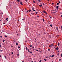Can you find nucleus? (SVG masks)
I'll return each instance as SVG.
<instances>
[{"mask_svg":"<svg viewBox=\"0 0 62 62\" xmlns=\"http://www.w3.org/2000/svg\"><path fill=\"white\" fill-rule=\"evenodd\" d=\"M5 37L6 38H7V36H5Z\"/></svg>","mask_w":62,"mask_h":62,"instance_id":"32","label":"nucleus"},{"mask_svg":"<svg viewBox=\"0 0 62 62\" xmlns=\"http://www.w3.org/2000/svg\"><path fill=\"white\" fill-rule=\"evenodd\" d=\"M43 12L44 13H46V14H47V13L45 11H43Z\"/></svg>","mask_w":62,"mask_h":62,"instance_id":"3","label":"nucleus"},{"mask_svg":"<svg viewBox=\"0 0 62 62\" xmlns=\"http://www.w3.org/2000/svg\"><path fill=\"white\" fill-rule=\"evenodd\" d=\"M59 61H61V59H59Z\"/></svg>","mask_w":62,"mask_h":62,"instance_id":"23","label":"nucleus"},{"mask_svg":"<svg viewBox=\"0 0 62 62\" xmlns=\"http://www.w3.org/2000/svg\"><path fill=\"white\" fill-rule=\"evenodd\" d=\"M19 2H21V1H20V0H19Z\"/></svg>","mask_w":62,"mask_h":62,"instance_id":"64","label":"nucleus"},{"mask_svg":"<svg viewBox=\"0 0 62 62\" xmlns=\"http://www.w3.org/2000/svg\"><path fill=\"white\" fill-rule=\"evenodd\" d=\"M1 45H0V48H1Z\"/></svg>","mask_w":62,"mask_h":62,"instance_id":"51","label":"nucleus"},{"mask_svg":"<svg viewBox=\"0 0 62 62\" xmlns=\"http://www.w3.org/2000/svg\"><path fill=\"white\" fill-rule=\"evenodd\" d=\"M23 20L24 21V19H23Z\"/></svg>","mask_w":62,"mask_h":62,"instance_id":"41","label":"nucleus"},{"mask_svg":"<svg viewBox=\"0 0 62 62\" xmlns=\"http://www.w3.org/2000/svg\"><path fill=\"white\" fill-rule=\"evenodd\" d=\"M42 20L43 21H44V19H43Z\"/></svg>","mask_w":62,"mask_h":62,"instance_id":"34","label":"nucleus"},{"mask_svg":"<svg viewBox=\"0 0 62 62\" xmlns=\"http://www.w3.org/2000/svg\"><path fill=\"white\" fill-rule=\"evenodd\" d=\"M57 9H58V8H59V6H57L56 7Z\"/></svg>","mask_w":62,"mask_h":62,"instance_id":"1","label":"nucleus"},{"mask_svg":"<svg viewBox=\"0 0 62 62\" xmlns=\"http://www.w3.org/2000/svg\"><path fill=\"white\" fill-rule=\"evenodd\" d=\"M32 10H33V11H35V10H34V9H32Z\"/></svg>","mask_w":62,"mask_h":62,"instance_id":"20","label":"nucleus"},{"mask_svg":"<svg viewBox=\"0 0 62 62\" xmlns=\"http://www.w3.org/2000/svg\"><path fill=\"white\" fill-rule=\"evenodd\" d=\"M51 47V46H49V47Z\"/></svg>","mask_w":62,"mask_h":62,"instance_id":"54","label":"nucleus"},{"mask_svg":"<svg viewBox=\"0 0 62 62\" xmlns=\"http://www.w3.org/2000/svg\"><path fill=\"white\" fill-rule=\"evenodd\" d=\"M35 40H36V39H35Z\"/></svg>","mask_w":62,"mask_h":62,"instance_id":"60","label":"nucleus"},{"mask_svg":"<svg viewBox=\"0 0 62 62\" xmlns=\"http://www.w3.org/2000/svg\"><path fill=\"white\" fill-rule=\"evenodd\" d=\"M35 13L36 14H37V13H38V12H36Z\"/></svg>","mask_w":62,"mask_h":62,"instance_id":"31","label":"nucleus"},{"mask_svg":"<svg viewBox=\"0 0 62 62\" xmlns=\"http://www.w3.org/2000/svg\"><path fill=\"white\" fill-rule=\"evenodd\" d=\"M61 16L62 17V15H61Z\"/></svg>","mask_w":62,"mask_h":62,"instance_id":"53","label":"nucleus"},{"mask_svg":"<svg viewBox=\"0 0 62 62\" xmlns=\"http://www.w3.org/2000/svg\"><path fill=\"white\" fill-rule=\"evenodd\" d=\"M31 15H33L34 14L33 13H31Z\"/></svg>","mask_w":62,"mask_h":62,"instance_id":"15","label":"nucleus"},{"mask_svg":"<svg viewBox=\"0 0 62 62\" xmlns=\"http://www.w3.org/2000/svg\"><path fill=\"white\" fill-rule=\"evenodd\" d=\"M59 4V3H57V6H58V5Z\"/></svg>","mask_w":62,"mask_h":62,"instance_id":"12","label":"nucleus"},{"mask_svg":"<svg viewBox=\"0 0 62 62\" xmlns=\"http://www.w3.org/2000/svg\"><path fill=\"white\" fill-rule=\"evenodd\" d=\"M3 24H5V23H3Z\"/></svg>","mask_w":62,"mask_h":62,"instance_id":"38","label":"nucleus"},{"mask_svg":"<svg viewBox=\"0 0 62 62\" xmlns=\"http://www.w3.org/2000/svg\"><path fill=\"white\" fill-rule=\"evenodd\" d=\"M32 8L33 9H34V8Z\"/></svg>","mask_w":62,"mask_h":62,"instance_id":"63","label":"nucleus"},{"mask_svg":"<svg viewBox=\"0 0 62 62\" xmlns=\"http://www.w3.org/2000/svg\"><path fill=\"white\" fill-rule=\"evenodd\" d=\"M34 48V47H32V49H33V48Z\"/></svg>","mask_w":62,"mask_h":62,"instance_id":"49","label":"nucleus"},{"mask_svg":"<svg viewBox=\"0 0 62 62\" xmlns=\"http://www.w3.org/2000/svg\"><path fill=\"white\" fill-rule=\"evenodd\" d=\"M39 6L40 7H42V5H39Z\"/></svg>","mask_w":62,"mask_h":62,"instance_id":"7","label":"nucleus"},{"mask_svg":"<svg viewBox=\"0 0 62 62\" xmlns=\"http://www.w3.org/2000/svg\"><path fill=\"white\" fill-rule=\"evenodd\" d=\"M17 1L18 2H20V0H17Z\"/></svg>","mask_w":62,"mask_h":62,"instance_id":"8","label":"nucleus"},{"mask_svg":"<svg viewBox=\"0 0 62 62\" xmlns=\"http://www.w3.org/2000/svg\"><path fill=\"white\" fill-rule=\"evenodd\" d=\"M19 55H20L19 54H17V55L18 56H19Z\"/></svg>","mask_w":62,"mask_h":62,"instance_id":"43","label":"nucleus"},{"mask_svg":"<svg viewBox=\"0 0 62 62\" xmlns=\"http://www.w3.org/2000/svg\"><path fill=\"white\" fill-rule=\"evenodd\" d=\"M45 61V62L46 61V59H44Z\"/></svg>","mask_w":62,"mask_h":62,"instance_id":"22","label":"nucleus"},{"mask_svg":"<svg viewBox=\"0 0 62 62\" xmlns=\"http://www.w3.org/2000/svg\"><path fill=\"white\" fill-rule=\"evenodd\" d=\"M61 57H62V54H61Z\"/></svg>","mask_w":62,"mask_h":62,"instance_id":"13","label":"nucleus"},{"mask_svg":"<svg viewBox=\"0 0 62 62\" xmlns=\"http://www.w3.org/2000/svg\"><path fill=\"white\" fill-rule=\"evenodd\" d=\"M33 2L34 3H35V1L33 0Z\"/></svg>","mask_w":62,"mask_h":62,"instance_id":"16","label":"nucleus"},{"mask_svg":"<svg viewBox=\"0 0 62 62\" xmlns=\"http://www.w3.org/2000/svg\"><path fill=\"white\" fill-rule=\"evenodd\" d=\"M6 56H5V58H6Z\"/></svg>","mask_w":62,"mask_h":62,"instance_id":"52","label":"nucleus"},{"mask_svg":"<svg viewBox=\"0 0 62 62\" xmlns=\"http://www.w3.org/2000/svg\"><path fill=\"white\" fill-rule=\"evenodd\" d=\"M54 55H52L51 56V57H54Z\"/></svg>","mask_w":62,"mask_h":62,"instance_id":"9","label":"nucleus"},{"mask_svg":"<svg viewBox=\"0 0 62 62\" xmlns=\"http://www.w3.org/2000/svg\"><path fill=\"white\" fill-rule=\"evenodd\" d=\"M49 17H50V18H52V17L51 16H49Z\"/></svg>","mask_w":62,"mask_h":62,"instance_id":"48","label":"nucleus"},{"mask_svg":"<svg viewBox=\"0 0 62 62\" xmlns=\"http://www.w3.org/2000/svg\"><path fill=\"white\" fill-rule=\"evenodd\" d=\"M25 1H26V2H27V0H26Z\"/></svg>","mask_w":62,"mask_h":62,"instance_id":"40","label":"nucleus"},{"mask_svg":"<svg viewBox=\"0 0 62 62\" xmlns=\"http://www.w3.org/2000/svg\"><path fill=\"white\" fill-rule=\"evenodd\" d=\"M48 1V2L49 1V0H47Z\"/></svg>","mask_w":62,"mask_h":62,"instance_id":"57","label":"nucleus"},{"mask_svg":"<svg viewBox=\"0 0 62 62\" xmlns=\"http://www.w3.org/2000/svg\"><path fill=\"white\" fill-rule=\"evenodd\" d=\"M56 9H55V10H53L54 11H55V10H56Z\"/></svg>","mask_w":62,"mask_h":62,"instance_id":"28","label":"nucleus"},{"mask_svg":"<svg viewBox=\"0 0 62 62\" xmlns=\"http://www.w3.org/2000/svg\"><path fill=\"white\" fill-rule=\"evenodd\" d=\"M51 45L52 46H53V44H51Z\"/></svg>","mask_w":62,"mask_h":62,"instance_id":"44","label":"nucleus"},{"mask_svg":"<svg viewBox=\"0 0 62 62\" xmlns=\"http://www.w3.org/2000/svg\"><path fill=\"white\" fill-rule=\"evenodd\" d=\"M51 55L49 56V57H51Z\"/></svg>","mask_w":62,"mask_h":62,"instance_id":"62","label":"nucleus"},{"mask_svg":"<svg viewBox=\"0 0 62 62\" xmlns=\"http://www.w3.org/2000/svg\"><path fill=\"white\" fill-rule=\"evenodd\" d=\"M39 62H41V60L40 61H39Z\"/></svg>","mask_w":62,"mask_h":62,"instance_id":"45","label":"nucleus"},{"mask_svg":"<svg viewBox=\"0 0 62 62\" xmlns=\"http://www.w3.org/2000/svg\"><path fill=\"white\" fill-rule=\"evenodd\" d=\"M48 57H46V58H48Z\"/></svg>","mask_w":62,"mask_h":62,"instance_id":"55","label":"nucleus"},{"mask_svg":"<svg viewBox=\"0 0 62 62\" xmlns=\"http://www.w3.org/2000/svg\"><path fill=\"white\" fill-rule=\"evenodd\" d=\"M38 0V1H39V2H40V0Z\"/></svg>","mask_w":62,"mask_h":62,"instance_id":"35","label":"nucleus"},{"mask_svg":"<svg viewBox=\"0 0 62 62\" xmlns=\"http://www.w3.org/2000/svg\"><path fill=\"white\" fill-rule=\"evenodd\" d=\"M56 49L57 50H58V47H57V48Z\"/></svg>","mask_w":62,"mask_h":62,"instance_id":"14","label":"nucleus"},{"mask_svg":"<svg viewBox=\"0 0 62 62\" xmlns=\"http://www.w3.org/2000/svg\"><path fill=\"white\" fill-rule=\"evenodd\" d=\"M28 53H29L30 52V51L29 50V49H28Z\"/></svg>","mask_w":62,"mask_h":62,"instance_id":"4","label":"nucleus"},{"mask_svg":"<svg viewBox=\"0 0 62 62\" xmlns=\"http://www.w3.org/2000/svg\"><path fill=\"white\" fill-rule=\"evenodd\" d=\"M57 55L58 56H59V53H58L57 54Z\"/></svg>","mask_w":62,"mask_h":62,"instance_id":"5","label":"nucleus"},{"mask_svg":"<svg viewBox=\"0 0 62 62\" xmlns=\"http://www.w3.org/2000/svg\"><path fill=\"white\" fill-rule=\"evenodd\" d=\"M20 4H21V5H23V4H22V1H21L20 2Z\"/></svg>","mask_w":62,"mask_h":62,"instance_id":"6","label":"nucleus"},{"mask_svg":"<svg viewBox=\"0 0 62 62\" xmlns=\"http://www.w3.org/2000/svg\"><path fill=\"white\" fill-rule=\"evenodd\" d=\"M11 54H13V52H12Z\"/></svg>","mask_w":62,"mask_h":62,"instance_id":"33","label":"nucleus"},{"mask_svg":"<svg viewBox=\"0 0 62 62\" xmlns=\"http://www.w3.org/2000/svg\"><path fill=\"white\" fill-rule=\"evenodd\" d=\"M57 36L58 37H59V35H57Z\"/></svg>","mask_w":62,"mask_h":62,"instance_id":"50","label":"nucleus"},{"mask_svg":"<svg viewBox=\"0 0 62 62\" xmlns=\"http://www.w3.org/2000/svg\"><path fill=\"white\" fill-rule=\"evenodd\" d=\"M25 48L26 49V50H27V47H26Z\"/></svg>","mask_w":62,"mask_h":62,"instance_id":"27","label":"nucleus"},{"mask_svg":"<svg viewBox=\"0 0 62 62\" xmlns=\"http://www.w3.org/2000/svg\"><path fill=\"white\" fill-rule=\"evenodd\" d=\"M24 62V61H22V62Z\"/></svg>","mask_w":62,"mask_h":62,"instance_id":"61","label":"nucleus"},{"mask_svg":"<svg viewBox=\"0 0 62 62\" xmlns=\"http://www.w3.org/2000/svg\"><path fill=\"white\" fill-rule=\"evenodd\" d=\"M59 3L60 4V1H59Z\"/></svg>","mask_w":62,"mask_h":62,"instance_id":"46","label":"nucleus"},{"mask_svg":"<svg viewBox=\"0 0 62 62\" xmlns=\"http://www.w3.org/2000/svg\"><path fill=\"white\" fill-rule=\"evenodd\" d=\"M6 19L7 20H8V18H6Z\"/></svg>","mask_w":62,"mask_h":62,"instance_id":"24","label":"nucleus"},{"mask_svg":"<svg viewBox=\"0 0 62 62\" xmlns=\"http://www.w3.org/2000/svg\"><path fill=\"white\" fill-rule=\"evenodd\" d=\"M0 38H2V36H0Z\"/></svg>","mask_w":62,"mask_h":62,"instance_id":"37","label":"nucleus"},{"mask_svg":"<svg viewBox=\"0 0 62 62\" xmlns=\"http://www.w3.org/2000/svg\"><path fill=\"white\" fill-rule=\"evenodd\" d=\"M50 26H51V27H52V26H53V25H50Z\"/></svg>","mask_w":62,"mask_h":62,"instance_id":"19","label":"nucleus"},{"mask_svg":"<svg viewBox=\"0 0 62 62\" xmlns=\"http://www.w3.org/2000/svg\"><path fill=\"white\" fill-rule=\"evenodd\" d=\"M0 52H2V50H0Z\"/></svg>","mask_w":62,"mask_h":62,"instance_id":"58","label":"nucleus"},{"mask_svg":"<svg viewBox=\"0 0 62 62\" xmlns=\"http://www.w3.org/2000/svg\"><path fill=\"white\" fill-rule=\"evenodd\" d=\"M61 29L62 30V26H61Z\"/></svg>","mask_w":62,"mask_h":62,"instance_id":"21","label":"nucleus"},{"mask_svg":"<svg viewBox=\"0 0 62 62\" xmlns=\"http://www.w3.org/2000/svg\"><path fill=\"white\" fill-rule=\"evenodd\" d=\"M5 41V40H3V42H4Z\"/></svg>","mask_w":62,"mask_h":62,"instance_id":"17","label":"nucleus"},{"mask_svg":"<svg viewBox=\"0 0 62 62\" xmlns=\"http://www.w3.org/2000/svg\"><path fill=\"white\" fill-rule=\"evenodd\" d=\"M48 51H50V49H48Z\"/></svg>","mask_w":62,"mask_h":62,"instance_id":"18","label":"nucleus"},{"mask_svg":"<svg viewBox=\"0 0 62 62\" xmlns=\"http://www.w3.org/2000/svg\"><path fill=\"white\" fill-rule=\"evenodd\" d=\"M32 45H30V47H32Z\"/></svg>","mask_w":62,"mask_h":62,"instance_id":"26","label":"nucleus"},{"mask_svg":"<svg viewBox=\"0 0 62 62\" xmlns=\"http://www.w3.org/2000/svg\"><path fill=\"white\" fill-rule=\"evenodd\" d=\"M30 53H31V54H32V52H30Z\"/></svg>","mask_w":62,"mask_h":62,"instance_id":"36","label":"nucleus"},{"mask_svg":"<svg viewBox=\"0 0 62 62\" xmlns=\"http://www.w3.org/2000/svg\"><path fill=\"white\" fill-rule=\"evenodd\" d=\"M18 48H20V46H18Z\"/></svg>","mask_w":62,"mask_h":62,"instance_id":"30","label":"nucleus"},{"mask_svg":"<svg viewBox=\"0 0 62 62\" xmlns=\"http://www.w3.org/2000/svg\"><path fill=\"white\" fill-rule=\"evenodd\" d=\"M31 10H30L29 11V12H31Z\"/></svg>","mask_w":62,"mask_h":62,"instance_id":"42","label":"nucleus"},{"mask_svg":"<svg viewBox=\"0 0 62 62\" xmlns=\"http://www.w3.org/2000/svg\"><path fill=\"white\" fill-rule=\"evenodd\" d=\"M56 29L57 30H58V27H57L56 28Z\"/></svg>","mask_w":62,"mask_h":62,"instance_id":"2","label":"nucleus"},{"mask_svg":"<svg viewBox=\"0 0 62 62\" xmlns=\"http://www.w3.org/2000/svg\"><path fill=\"white\" fill-rule=\"evenodd\" d=\"M56 12H53V13H56Z\"/></svg>","mask_w":62,"mask_h":62,"instance_id":"25","label":"nucleus"},{"mask_svg":"<svg viewBox=\"0 0 62 62\" xmlns=\"http://www.w3.org/2000/svg\"><path fill=\"white\" fill-rule=\"evenodd\" d=\"M16 45H18V43H16Z\"/></svg>","mask_w":62,"mask_h":62,"instance_id":"11","label":"nucleus"},{"mask_svg":"<svg viewBox=\"0 0 62 62\" xmlns=\"http://www.w3.org/2000/svg\"><path fill=\"white\" fill-rule=\"evenodd\" d=\"M59 45H60V43H58V46H59Z\"/></svg>","mask_w":62,"mask_h":62,"instance_id":"10","label":"nucleus"},{"mask_svg":"<svg viewBox=\"0 0 62 62\" xmlns=\"http://www.w3.org/2000/svg\"><path fill=\"white\" fill-rule=\"evenodd\" d=\"M43 5L44 6V5H45L44 3H43Z\"/></svg>","mask_w":62,"mask_h":62,"instance_id":"47","label":"nucleus"},{"mask_svg":"<svg viewBox=\"0 0 62 62\" xmlns=\"http://www.w3.org/2000/svg\"><path fill=\"white\" fill-rule=\"evenodd\" d=\"M35 50V49H33V50Z\"/></svg>","mask_w":62,"mask_h":62,"instance_id":"59","label":"nucleus"},{"mask_svg":"<svg viewBox=\"0 0 62 62\" xmlns=\"http://www.w3.org/2000/svg\"><path fill=\"white\" fill-rule=\"evenodd\" d=\"M36 51H38V49H37L36 50Z\"/></svg>","mask_w":62,"mask_h":62,"instance_id":"39","label":"nucleus"},{"mask_svg":"<svg viewBox=\"0 0 62 62\" xmlns=\"http://www.w3.org/2000/svg\"><path fill=\"white\" fill-rule=\"evenodd\" d=\"M3 14V13H0V14Z\"/></svg>","mask_w":62,"mask_h":62,"instance_id":"56","label":"nucleus"},{"mask_svg":"<svg viewBox=\"0 0 62 62\" xmlns=\"http://www.w3.org/2000/svg\"><path fill=\"white\" fill-rule=\"evenodd\" d=\"M52 5H54V3H52Z\"/></svg>","mask_w":62,"mask_h":62,"instance_id":"29","label":"nucleus"}]
</instances>
